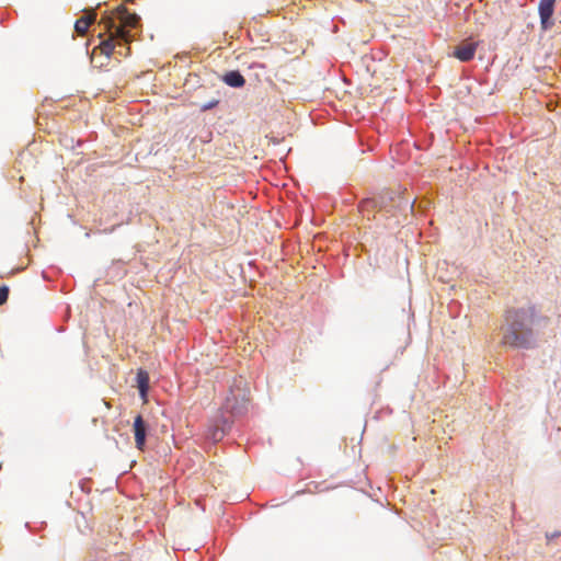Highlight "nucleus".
<instances>
[{
	"label": "nucleus",
	"instance_id": "7",
	"mask_svg": "<svg viewBox=\"0 0 561 561\" xmlns=\"http://www.w3.org/2000/svg\"><path fill=\"white\" fill-rule=\"evenodd\" d=\"M96 14L90 12L78 19L75 23V30L79 35H84L90 25L95 21Z\"/></svg>",
	"mask_w": 561,
	"mask_h": 561
},
{
	"label": "nucleus",
	"instance_id": "6",
	"mask_svg": "<svg viewBox=\"0 0 561 561\" xmlns=\"http://www.w3.org/2000/svg\"><path fill=\"white\" fill-rule=\"evenodd\" d=\"M476 50H477V44L469 43V44L458 46L456 48L454 55L461 61H469L474 57Z\"/></svg>",
	"mask_w": 561,
	"mask_h": 561
},
{
	"label": "nucleus",
	"instance_id": "8",
	"mask_svg": "<svg viewBox=\"0 0 561 561\" xmlns=\"http://www.w3.org/2000/svg\"><path fill=\"white\" fill-rule=\"evenodd\" d=\"M222 80L226 84L232 88H241L245 83V79L243 78V76L236 70L228 71L227 73H225Z\"/></svg>",
	"mask_w": 561,
	"mask_h": 561
},
{
	"label": "nucleus",
	"instance_id": "3",
	"mask_svg": "<svg viewBox=\"0 0 561 561\" xmlns=\"http://www.w3.org/2000/svg\"><path fill=\"white\" fill-rule=\"evenodd\" d=\"M103 24L104 25V34H107V37L102 39L100 45L98 47L94 48L93 51H95L96 49H99L101 51V54H103L104 56H106L107 58H110L113 53L115 51L116 47H124L125 48V51H122L121 49L117 50V53L121 55V56H128L129 55V46H126L127 44H125L123 41H121V38L118 36H115L114 35V20L112 18H102L100 20V25Z\"/></svg>",
	"mask_w": 561,
	"mask_h": 561
},
{
	"label": "nucleus",
	"instance_id": "10",
	"mask_svg": "<svg viewBox=\"0 0 561 561\" xmlns=\"http://www.w3.org/2000/svg\"><path fill=\"white\" fill-rule=\"evenodd\" d=\"M9 288L7 286L0 287V306L8 300Z\"/></svg>",
	"mask_w": 561,
	"mask_h": 561
},
{
	"label": "nucleus",
	"instance_id": "11",
	"mask_svg": "<svg viewBox=\"0 0 561 561\" xmlns=\"http://www.w3.org/2000/svg\"><path fill=\"white\" fill-rule=\"evenodd\" d=\"M377 205V202L375 198H371V199H366L362 203V209L365 210V209H368L370 207H375Z\"/></svg>",
	"mask_w": 561,
	"mask_h": 561
},
{
	"label": "nucleus",
	"instance_id": "9",
	"mask_svg": "<svg viewBox=\"0 0 561 561\" xmlns=\"http://www.w3.org/2000/svg\"><path fill=\"white\" fill-rule=\"evenodd\" d=\"M136 379L139 392L145 398L149 388V375L146 370L139 369Z\"/></svg>",
	"mask_w": 561,
	"mask_h": 561
},
{
	"label": "nucleus",
	"instance_id": "2",
	"mask_svg": "<svg viewBox=\"0 0 561 561\" xmlns=\"http://www.w3.org/2000/svg\"><path fill=\"white\" fill-rule=\"evenodd\" d=\"M104 18H112L114 20V35L118 36L125 44L133 42L134 36L130 30L137 28L140 25V18L136 13H130L125 5L121 4L113 10L111 15Z\"/></svg>",
	"mask_w": 561,
	"mask_h": 561
},
{
	"label": "nucleus",
	"instance_id": "5",
	"mask_svg": "<svg viewBox=\"0 0 561 561\" xmlns=\"http://www.w3.org/2000/svg\"><path fill=\"white\" fill-rule=\"evenodd\" d=\"M557 0H540L539 2V15L541 25L543 28L551 26V16L553 14L554 4Z\"/></svg>",
	"mask_w": 561,
	"mask_h": 561
},
{
	"label": "nucleus",
	"instance_id": "4",
	"mask_svg": "<svg viewBox=\"0 0 561 561\" xmlns=\"http://www.w3.org/2000/svg\"><path fill=\"white\" fill-rule=\"evenodd\" d=\"M133 430H134L136 447L139 450H144V447L146 444L147 425L141 415H137L135 417Z\"/></svg>",
	"mask_w": 561,
	"mask_h": 561
},
{
	"label": "nucleus",
	"instance_id": "1",
	"mask_svg": "<svg viewBox=\"0 0 561 561\" xmlns=\"http://www.w3.org/2000/svg\"><path fill=\"white\" fill-rule=\"evenodd\" d=\"M549 318L542 316L535 305L513 308L505 314L501 328V344L513 348H528L535 334L547 328Z\"/></svg>",
	"mask_w": 561,
	"mask_h": 561
}]
</instances>
